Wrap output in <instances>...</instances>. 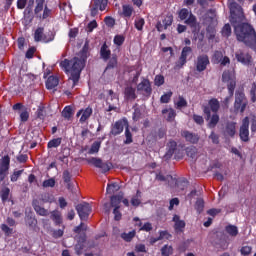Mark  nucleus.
<instances>
[{
	"label": "nucleus",
	"instance_id": "393cba45",
	"mask_svg": "<svg viewBox=\"0 0 256 256\" xmlns=\"http://www.w3.org/2000/svg\"><path fill=\"white\" fill-rule=\"evenodd\" d=\"M124 97L127 101H135V99H137L135 88H133V86H127L124 90Z\"/></svg>",
	"mask_w": 256,
	"mask_h": 256
},
{
	"label": "nucleus",
	"instance_id": "de8ad7c7",
	"mask_svg": "<svg viewBox=\"0 0 256 256\" xmlns=\"http://www.w3.org/2000/svg\"><path fill=\"white\" fill-rule=\"evenodd\" d=\"M209 56L202 54L197 57V65H209Z\"/></svg>",
	"mask_w": 256,
	"mask_h": 256
},
{
	"label": "nucleus",
	"instance_id": "5fc2aeb1",
	"mask_svg": "<svg viewBox=\"0 0 256 256\" xmlns=\"http://www.w3.org/2000/svg\"><path fill=\"white\" fill-rule=\"evenodd\" d=\"M162 256L173 255V246L164 245L161 249Z\"/></svg>",
	"mask_w": 256,
	"mask_h": 256
},
{
	"label": "nucleus",
	"instance_id": "bf43d9fd",
	"mask_svg": "<svg viewBox=\"0 0 256 256\" xmlns=\"http://www.w3.org/2000/svg\"><path fill=\"white\" fill-rule=\"evenodd\" d=\"M93 3L96 5H100V11H105L107 9V4L109 0H93Z\"/></svg>",
	"mask_w": 256,
	"mask_h": 256
},
{
	"label": "nucleus",
	"instance_id": "49530a36",
	"mask_svg": "<svg viewBox=\"0 0 256 256\" xmlns=\"http://www.w3.org/2000/svg\"><path fill=\"white\" fill-rule=\"evenodd\" d=\"M62 117H64V119L73 117V108L71 106H65L62 111Z\"/></svg>",
	"mask_w": 256,
	"mask_h": 256
},
{
	"label": "nucleus",
	"instance_id": "5701e85b",
	"mask_svg": "<svg viewBox=\"0 0 256 256\" xmlns=\"http://www.w3.org/2000/svg\"><path fill=\"white\" fill-rule=\"evenodd\" d=\"M236 59L238 63H242V65H250L252 57L250 56L249 53L237 52Z\"/></svg>",
	"mask_w": 256,
	"mask_h": 256
},
{
	"label": "nucleus",
	"instance_id": "ea45409f",
	"mask_svg": "<svg viewBox=\"0 0 256 256\" xmlns=\"http://www.w3.org/2000/svg\"><path fill=\"white\" fill-rule=\"evenodd\" d=\"M134 27L137 31H143V27H145V18L136 17L134 20Z\"/></svg>",
	"mask_w": 256,
	"mask_h": 256
},
{
	"label": "nucleus",
	"instance_id": "3c124183",
	"mask_svg": "<svg viewBox=\"0 0 256 256\" xmlns=\"http://www.w3.org/2000/svg\"><path fill=\"white\" fill-rule=\"evenodd\" d=\"M37 119L40 121H45V117H47V112L45 111V107H39L36 111Z\"/></svg>",
	"mask_w": 256,
	"mask_h": 256
},
{
	"label": "nucleus",
	"instance_id": "13d9d810",
	"mask_svg": "<svg viewBox=\"0 0 256 256\" xmlns=\"http://www.w3.org/2000/svg\"><path fill=\"white\" fill-rule=\"evenodd\" d=\"M99 27V24H97V20H92L91 22L88 23L86 27L87 33H93L94 29H97Z\"/></svg>",
	"mask_w": 256,
	"mask_h": 256
},
{
	"label": "nucleus",
	"instance_id": "f03ea898",
	"mask_svg": "<svg viewBox=\"0 0 256 256\" xmlns=\"http://www.w3.org/2000/svg\"><path fill=\"white\" fill-rule=\"evenodd\" d=\"M34 15L37 19H40V21H45V19H49V17L53 15V10L48 8L47 4H45V0H36Z\"/></svg>",
	"mask_w": 256,
	"mask_h": 256
},
{
	"label": "nucleus",
	"instance_id": "6ab92c4d",
	"mask_svg": "<svg viewBox=\"0 0 256 256\" xmlns=\"http://www.w3.org/2000/svg\"><path fill=\"white\" fill-rule=\"evenodd\" d=\"M32 207L34 211H36L37 215H40V217H47V215H49V210L43 208L38 199H34L32 201Z\"/></svg>",
	"mask_w": 256,
	"mask_h": 256
},
{
	"label": "nucleus",
	"instance_id": "a211bd4d",
	"mask_svg": "<svg viewBox=\"0 0 256 256\" xmlns=\"http://www.w3.org/2000/svg\"><path fill=\"white\" fill-rule=\"evenodd\" d=\"M182 137H184L185 141H187V143H191V145H197V143H199V134L193 133V132H189L187 130L182 132Z\"/></svg>",
	"mask_w": 256,
	"mask_h": 256
},
{
	"label": "nucleus",
	"instance_id": "473e14b6",
	"mask_svg": "<svg viewBox=\"0 0 256 256\" xmlns=\"http://www.w3.org/2000/svg\"><path fill=\"white\" fill-rule=\"evenodd\" d=\"M225 231L228 233V235H230V237H237V235H239V228H237L235 225H227L225 227Z\"/></svg>",
	"mask_w": 256,
	"mask_h": 256
},
{
	"label": "nucleus",
	"instance_id": "b1692460",
	"mask_svg": "<svg viewBox=\"0 0 256 256\" xmlns=\"http://www.w3.org/2000/svg\"><path fill=\"white\" fill-rule=\"evenodd\" d=\"M24 219L28 227H37V218H35V214H33V211L30 210L29 212H26Z\"/></svg>",
	"mask_w": 256,
	"mask_h": 256
},
{
	"label": "nucleus",
	"instance_id": "423d86ee",
	"mask_svg": "<svg viewBox=\"0 0 256 256\" xmlns=\"http://www.w3.org/2000/svg\"><path fill=\"white\" fill-rule=\"evenodd\" d=\"M11 169V157L9 155H4L0 161V183H3L9 175V170Z\"/></svg>",
	"mask_w": 256,
	"mask_h": 256
},
{
	"label": "nucleus",
	"instance_id": "4468645a",
	"mask_svg": "<svg viewBox=\"0 0 256 256\" xmlns=\"http://www.w3.org/2000/svg\"><path fill=\"white\" fill-rule=\"evenodd\" d=\"M212 63L215 65H229L231 63V60L227 56H223V52L221 51H215L212 56Z\"/></svg>",
	"mask_w": 256,
	"mask_h": 256
},
{
	"label": "nucleus",
	"instance_id": "6e6d98bb",
	"mask_svg": "<svg viewBox=\"0 0 256 256\" xmlns=\"http://www.w3.org/2000/svg\"><path fill=\"white\" fill-rule=\"evenodd\" d=\"M164 29H168V27H171L173 25V15H167L163 21Z\"/></svg>",
	"mask_w": 256,
	"mask_h": 256
},
{
	"label": "nucleus",
	"instance_id": "f704fd0d",
	"mask_svg": "<svg viewBox=\"0 0 256 256\" xmlns=\"http://www.w3.org/2000/svg\"><path fill=\"white\" fill-rule=\"evenodd\" d=\"M132 207H139L141 205V190L136 191V195H134L130 201Z\"/></svg>",
	"mask_w": 256,
	"mask_h": 256
},
{
	"label": "nucleus",
	"instance_id": "f3484780",
	"mask_svg": "<svg viewBox=\"0 0 256 256\" xmlns=\"http://www.w3.org/2000/svg\"><path fill=\"white\" fill-rule=\"evenodd\" d=\"M93 115V108L87 107L77 112L76 117H80L79 122L85 123Z\"/></svg>",
	"mask_w": 256,
	"mask_h": 256
},
{
	"label": "nucleus",
	"instance_id": "39448f33",
	"mask_svg": "<svg viewBox=\"0 0 256 256\" xmlns=\"http://www.w3.org/2000/svg\"><path fill=\"white\" fill-rule=\"evenodd\" d=\"M248 103L249 102L247 101V97H245V93L239 91L235 93V113H245V109H247Z\"/></svg>",
	"mask_w": 256,
	"mask_h": 256
},
{
	"label": "nucleus",
	"instance_id": "f257e3e1",
	"mask_svg": "<svg viewBox=\"0 0 256 256\" xmlns=\"http://www.w3.org/2000/svg\"><path fill=\"white\" fill-rule=\"evenodd\" d=\"M245 19L243 8L237 2L230 3V22L234 27V33L237 41L244 43L246 47L255 49L256 47V31L249 23H241ZM240 23V24H238Z\"/></svg>",
	"mask_w": 256,
	"mask_h": 256
},
{
	"label": "nucleus",
	"instance_id": "dca6fc26",
	"mask_svg": "<svg viewBox=\"0 0 256 256\" xmlns=\"http://www.w3.org/2000/svg\"><path fill=\"white\" fill-rule=\"evenodd\" d=\"M85 243H87V234L83 233L77 238V243L74 246L76 255H82L83 249H85Z\"/></svg>",
	"mask_w": 256,
	"mask_h": 256
},
{
	"label": "nucleus",
	"instance_id": "6e6552de",
	"mask_svg": "<svg viewBox=\"0 0 256 256\" xmlns=\"http://www.w3.org/2000/svg\"><path fill=\"white\" fill-rule=\"evenodd\" d=\"M202 109H203L204 115L206 116V121H209L208 128L215 129V127H217V124L219 123V120H220L219 114H217L216 112L211 116V108H209V106H203Z\"/></svg>",
	"mask_w": 256,
	"mask_h": 256
},
{
	"label": "nucleus",
	"instance_id": "1a4fd4ad",
	"mask_svg": "<svg viewBox=\"0 0 256 256\" xmlns=\"http://www.w3.org/2000/svg\"><path fill=\"white\" fill-rule=\"evenodd\" d=\"M89 57V44L85 43L82 50L73 59V65H85Z\"/></svg>",
	"mask_w": 256,
	"mask_h": 256
},
{
	"label": "nucleus",
	"instance_id": "7ed1b4c3",
	"mask_svg": "<svg viewBox=\"0 0 256 256\" xmlns=\"http://www.w3.org/2000/svg\"><path fill=\"white\" fill-rule=\"evenodd\" d=\"M85 66L79 67L76 65H62L63 71H65L68 79L73 81L72 88L75 87L79 83V79H81V71Z\"/></svg>",
	"mask_w": 256,
	"mask_h": 256
},
{
	"label": "nucleus",
	"instance_id": "052dcab7",
	"mask_svg": "<svg viewBox=\"0 0 256 256\" xmlns=\"http://www.w3.org/2000/svg\"><path fill=\"white\" fill-rule=\"evenodd\" d=\"M222 37H231V25L225 24L222 28Z\"/></svg>",
	"mask_w": 256,
	"mask_h": 256
},
{
	"label": "nucleus",
	"instance_id": "4d7b16f0",
	"mask_svg": "<svg viewBox=\"0 0 256 256\" xmlns=\"http://www.w3.org/2000/svg\"><path fill=\"white\" fill-rule=\"evenodd\" d=\"M21 175H23V170H15L10 176V181L12 183H16V181L19 180V177H21Z\"/></svg>",
	"mask_w": 256,
	"mask_h": 256
},
{
	"label": "nucleus",
	"instance_id": "e2e57ef3",
	"mask_svg": "<svg viewBox=\"0 0 256 256\" xmlns=\"http://www.w3.org/2000/svg\"><path fill=\"white\" fill-rule=\"evenodd\" d=\"M192 119L196 125H204L205 124V119L201 115L193 114Z\"/></svg>",
	"mask_w": 256,
	"mask_h": 256
},
{
	"label": "nucleus",
	"instance_id": "ddd939ff",
	"mask_svg": "<svg viewBox=\"0 0 256 256\" xmlns=\"http://www.w3.org/2000/svg\"><path fill=\"white\" fill-rule=\"evenodd\" d=\"M13 111H21L20 112V121L22 123H27L29 121V111L27 107L23 106V103H16L12 106Z\"/></svg>",
	"mask_w": 256,
	"mask_h": 256
},
{
	"label": "nucleus",
	"instance_id": "0e129e2a",
	"mask_svg": "<svg viewBox=\"0 0 256 256\" xmlns=\"http://www.w3.org/2000/svg\"><path fill=\"white\" fill-rule=\"evenodd\" d=\"M171 97H173V92L169 91L161 96L160 102L161 103H169L171 101Z\"/></svg>",
	"mask_w": 256,
	"mask_h": 256
},
{
	"label": "nucleus",
	"instance_id": "f8f14e48",
	"mask_svg": "<svg viewBox=\"0 0 256 256\" xmlns=\"http://www.w3.org/2000/svg\"><path fill=\"white\" fill-rule=\"evenodd\" d=\"M125 125H129L127 123V119L117 120L114 124L111 125L110 135H113V137L121 135L125 129Z\"/></svg>",
	"mask_w": 256,
	"mask_h": 256
},
{
	"label": "nucleus",
	"instance_id": "cd10ccee",
	"mask_svg": "<svg viewBox=\"0 0 256 256\" xmlns=\"http://www.w3.org/2000/svg\"><path fill=\"white\" fill-rule=\"evenodd\" d=\"M100 56L104 61H109L111 59V50L107 43H104L100 48Z\"/></svg>",
	"mask_w": 256,
	"mask_h": 256
},
{
	"label": "nucleus",
	"instance_id": "58836bf2",
	"mask_svg": "<svg viewBox=\"0 0 256 256\" xmlns=\"http://www.w3.org/2000/svg\"><path fill=\"white\" fill-rule=\"evenodd\" d=\"M184 23L191 28L197 27V17H195V15L190 12L188 18L185 19Z\"/></svg>",
	"mask_w": 256,
	"mask_h": 256
},
{
	"label": "nucleus",
	"instance_id": "2f4dec72",
	"mask_svg": "<svg viewBox=\"0 0 256 256\" xmlns=\"http://www.w3.org/2000/svg\"><path fill=\"white\" fill-rule=\"evenodd\" d=\"M45 35V28L43 27H38L35 32H34V41L36 43H39V42H43V37Z\"/></svg>",
	"mask_w": 256,
	"mask_h": 256
},
{
	"label": "nucleus",
	"instance_id": "a878e982",
	"mask_svg": "<svg viewBox=\"0 0 256 256\" xmlns=\"http://www.w3.org/2000/svg\"><path fill=\"white\" fill-rule=\"evenodd\" d=\"M191 53H193V49H191V47L189 46H185L182 49V52L179 58L180 65H185V63H187V57L191 55Z\"/></svg>",
	"mask_w": 256,
	"mask_h": 256
},
{
	"label": "nucleus",
	"instance_id": "e433bc0d",
	"mask_svg": "<svg viewBox=\"0 0 256 256\" xmlns=\"http://www.w3.org/2000/svg\"><path fill=\"white\" fill-rule=\"evenodd\" d=\"M197 153H198V150H197V147L195 146H189L186 148V155L187 157H190V159L197 160Z\"/></svg>",
	"mask_w": 256,
	"mask_h": 256
},
{
	"label": "nucleus",
	"instance_id": "bb28decb",
	"mask_svg": "<svg viewBox=\"0 0 256 256\" xmlns=\"http://www.w3.org/2000/svg\"><path fill=\"white\" fill-rule=\"evenodd\" d=\"M206 107H209L210 113L211 111L212 113H218L219 109L221 108V104L219 103V100H217V98H211L208 101V105H206Z\"/></svg>",
	"mask_w": 256,
	"mask_h": 256
},
{
	"label": "nucleus",
	"instance_id": "0eeeda50",
	"mask_svg": "<svg viewBox=\"0 0 256 256\" xmlns=\"http://www.w3.org/2000/svg\"><path fill=\"white\" fill-rule=\"evenodd\" d=\"M75 209L81 221H87L89 219V215H91V211H93L91 204H89L88 202H82L80 204H77Z\"/></svg>",
	"mask_w": 256,
	"mask_h": 256
},
{
	"label": "nucleus",
	"instance_id": "09e8293b",
	"mask_svg": "<svg viewBox=\"0 0 256 256\" xmlns=\"http://www.w3.org/2000/svg\"><path fill=\"white\" fill-rule=\"evenodd\" d=\"M99 149H101V142L95 141L92 145L91 148L89 149L88 153L90 155H94V153H99Z\"/></svg>",
	"mask_w": 256,
	"mask_h": 256
},
{
	"label": "nucleus",
	"instance_id": "a19ab883",
	"mask_svg": "<svg viewBox=\"0 0 256 256\" xmlns=\"http://www.w3.org/2000/svg\"><path fill=\"white\" fill-rule=\"evenodd\" d=\"M10 193H11V189H9V187L2 188V190L0 191V197H1L2 203H7Z\"/></svg>",
	"mask_w": 256,
	"mask_h": 256
},
{
	"label": "nucleus",
	"instance_id": "20e7f679",
	"mask_svg": "<svg viewBox=\"0 0 256 256\" xmlns=\"http://www.w3.org/2000/svg\"><path fill=\"white\" fill-rule=\"evenodd\" d=\"M223 83L227 84V89L230 97H233L235 94V87H237V78L235 76V68H232L228 71H224L222 74Z\"/></svg>",
	"mask_w": 256,
	"mask_h": 256
},
{
	"label": "nucleus",
	"instance_id": "79ce46f5",
	"mask_svg": "<svg viewBox=\"0 0 256 256\" xmlns=\"http://www.w3.org/2000/svg\"><path fill=\"white\" fill-rule=\"evenodd\" d=\"M125 137H126V140L124 141L125 145H131V143H133V134L131 133V130H129V124H127L125 128Z\"/></svg>",
	"mask_w": 256,
	"mask_h": 256
},
{
	"label": "nucleus",
	"instance_id": "9b49d317",
	"mask_svg": "<svg viewBox=\"0 0 256 256\" xmlns=\"http://www.w3.org/2000/svg\"><path fill=\"white\" fill-rule=\"evenodd\" d=\"M87 163H89V165H93L97 169H101L102 173H107L108 171H111V166H109V163L103 162L101 158L92 157L87 160Z\"/></svg>",
	"mask_w": 256,
	"mask_h": 256
},
{
	"label": "nucleus",
	"instance_id": "a18cd8bd",
	"mask_svg": "<svg viewBox=\"0 0 256 256\" xmlns=\"http://www.w3.org/2000/svg\"><path fill=\"white\" fill-rule=\"evenodd\" d=\"M61 141H63L62 138H54L50 140L47 144L48 149L57 148L61 145Z\"/></svg>",
	"mask_w": 256,
	"mask_h": 256
},
{
	"label": "nucleus",
	"instance_id": "c756f323",
	"mask_svg": "<svg viewBox=\"0 0 256 256\" xmlns=\"http://www.w3.org/2000/svg\"><path fill=\"white\" fill-rule=\"evenodd\" d=\"M166 113H168V115L166 117V121H168V123H173V121H175V117H177V112H175V109H173V108L163 109L162 115H166Z\"/></svg>",
	"mask_w": 256,
	"mask_h": 256
},
{
	"label": "nucleus",
	"instance_id": "c85d7f7f",
	"mask_svg": "<svg viewBox=\"0 0 256 256\" xmlns=\"http://www.w3.org/2000/svg\"><path fill=\"white\" fill-rule=\"evenodd\" d=\"M59 85V77L57 76H49L48 79L46 80V89L51 90L55 89Z\"/></svg>",
	"mask_w": 256,
	"mask_h": 256
},
{
	"label": "nucleus",
	"instance_id": "72a5a7b5",
	"mask_svg": "<svg viewBox=\"0 0 256 256\" xmlns=\"http://www.w3.org/2000/svg\"><path fill=\"white\" fill-rule=\"evenodd\" d=\"M135 235H137V232L135 230H132L128 233L124 232L121 234V239L126 241V243H131V241H133V239L135 238Z\"/></svg>",
	"mask_w": 256,
	"mask_h": 256
},
{
	"label": "nucleus",
	"instance_id": "c9c22d12",
	"mask_svg": "<svg viewBox=\"0 0 256 256\" xmlns=\"http://www.w3.org/2000/svg\"><path fill=\"white\" fill-rule=\"evenodd\" d=\"M133 11V6L129 4H125L122 6V15H124V17H127V19L131 18V16L133 15Z\"/></svg>",
	"mask_w": 256,
	"mask_h": 256
},
{
	"label": "nucleus",
	"instance_id": "603ef678",
	"mask_svg": "<svg viewBox=\"0 0 256 256\" xmlns=\"http://www.w3.org/2000/svg\"><path fill=\"white\" fill-rule=\"evenodd\" d=\"M179 19L181 21H185L187 19V17H189V15H191V12H189V9L187 8H182L179 12Z\"/></svg>",
	"mask_w": 256,
	"mask_h": 256
},
{
	"label": "nucleus",
	"instance_id": "7c9ffc66",
	"mask_svg": "<svg viewBox=\"0 0 256 256\" xmlns=\"http://www.w3.org/2000/svg\"><path fill=\"white\" fill-rule=\"evenodd\" d=\"M121 189V186L117 182H112L107 184L106 193L108 195H113L114 193H117Z\"/></svg>",
	"mask_w": 256,
	"mask_h": 256
},
{
	"label": "nucleus",
	"instance_id": "9d476101",
	"mask_svg": "<svg viewBox=\"0 0 256 256\" xmlns=\"http://www.w3.org/2000/svg\"><path fill=\"white\" fill-rule=\"evenodd\" d=\"M239 137L243 143H249V117L246 116L242 120V124L239 129Z\"/></svg>",
	"mask_w": 256,
	"mask_h": 256
},
{
	"label": "nucleus",
	"instance_id": "4c0bfd02",
	"mask_svg": "<svg viewBox=\"0 0 256 256\" xmlns=\"http://www.w3.org/2000/svg\"><path fill=\"white\" fill-rule=\"evenodd\" d=\"M40 201H42V203H55V196L50 193H43L40 196Z\"/></svg>",
	"mask_w": 256,
	"mask_h": 256
},
{
	"label": "nucleus",
	"instance_id": "69168bd1",
	"mask_svg": "<svg viewBox=\"0 0 256 256\" xmlns=\"http://www.w3.org/2000/svg\"><path fill=\"white\" fill-rule=\"evenodd\" d=\"M178 102L176 103V109H183V107H187V100L183 98V96L178 97Z\"/></svg>",
	"mask_w": 256,
	"mask_h": 256
},
{
	"label": "nucleus",
	"instance_id": "338daca9",
	"mask_svg": "<svg viewBox=\"0 0 256 256\" xmlns=\"http://www.w3.org/2000/svg\"><path fill=\"white\" fill-rule=\"evenodd\" d=\"M253 247L251 246H242L240 249V253L243 256H248L250 253H252Z\"/></svg>",
	"mask_w": 256,
	"mask_h": 256
},
{
	"label": "nucleus",
	"instance_id": "680f3d73",
	"mask_svg": "<svg viewBox=\"0 0 256 256\" xmlns=\"http://www.w3.org/2000/svg\"><path fill=\"white\" fill-rule=\"evenodd\" d=\"M125 43V36L123 35H116L114 37V45H117V47H121Z\"/></svg>",
	"mask_w": 256,
	"mask_h": 256
},
{
	"label": "nucleus",
	"instance_id": "aec40b11",
	"mask_svg": "<svg viewBox=\"0 0 256 256\" xmlns=\"http://www.w3.org/2000/svg\"><path fill=\"white\" fill-rule=\"evenodd\" d=\"M224 133L228 137H235L237 134V122L228 121L225 125Z\"/></svg>",
	"mask_w": 256,
	"mask_h": 256
},
{
	"label": "nucleus",
	"instance_id": "2eb2a0df",
	"mask_svg": "<svg viewBox=\"0 0 256 256\" xmlns=\"http://www.w3.org/2000/svg\"><path fill=\"white\" fill-rule=\"evenodd\" d=\"M177 151V142L175 140H169L166 145V153L163 156L164 161H169Z\"/></svg>",
	"mask_w": 256,
	"mask_h": 256
},
{
	"label": "nucleus",
	"instance_id": "4be33fe9",
	"mask_svg": "<svg viewBox=\"0 0 256 256\" xmlns=\"http://www.w3.org/2000/svg\"><path fill=\"white\" fill-rule=\"evenodd\" d=\"M125 196V194L123 192H119L116 195H113L110 197V203H111V207H114V209H121V202L123 201V197Z\"/></svg>",
	"mask_w": 256,
	"mask_h": 256
},
{
	"label": "nucleus",
	"instance_id": "864d4df0",
	"mask_svg": "<svg viewBox=\"0 0 256 256\" xmlns=\"http://www.w3.org/2000/svg\"><path fill=\"white\" fill-rule=\"evenodd\" d=\"M51 41H55V33L53 31L44 34L42 43H51Z\"/></svg>",
	"mask_w": 256,
	"mask_h": 256
},
{
	"label": "nucleus",
	"instance_id": "8fccbe9b",
	"mask_svg": "<svg viewBox=\"0 0 256 256\" xmlns=\"http://www.w3.org/2000/svg\"><path fill=\"white\" fill-rule=\"evenodd\" d=\"M195 209L197 213L199 214L203 213V209H205V201L199 198L195 203Z\"/></svg>",
	"mask_w": 256,
	"mask_h": 256
},
{
	"label": "nucleus",
	"instance_id": "412c9836",
	"mask_svg": "<svg viewBox=\"0 0 256 256\" xmlns=\"http://www.w3.org/2000/svg\"><path fill=\"white\" fill-rule=\"evenodd\" d=\"M138 91H143L145 95H151L153 89L151 88V82L147 79H143L141 83L137 85Z\"/></svg>",
	"mask_w": 256,
	"mask_h": 256
},
{
	"label": "nucleus",
	"instance_id": "774afa93",
	"mask_svg": "<svg viewBox=\"0 0 256 256\" xmlns=\"http://www.w3.org/2000/svg\"><path fill=\"white\" fill-rule=\"evenodd\" d=\"M42 187H55V178H49L47 180H44L42 183Z\"/></svg>",
	"mask_w": 256,
	"mask_h": 256
},
{
	"label": "nucleus",
	"instance_id": "37998d69",
	"mask_svg": "<svg viewBox=\"0 0 256 256\" xmlns=\"http://www.w3.org/2000/svg\"><path fill=\"white\" fill-rule=\"evenodd\" d=\"M186 223L185 220H182L181 222H177L174 224V231L175 233H183L185 231Z\"/></svg>",
	"mask_w": 256,
	"mask_h": 256
},
{
	"label": "nucleus",
	"instance_id": "c03bdc74",
	"mask_svg": "<svg viewBox=\"0 0 256 256\" xmlns=\"http://www.w3.org/2000/svg\"><path fill=\"white\" fill-rule=\"evenodd\" d=\"M51 219L54 221L56 225H61L63 223V219L61 218V214L57 211H53L51 213Z\"/></svg>",
	"mask_w": 256,
	"mask_h": 256
}]
</instances>
